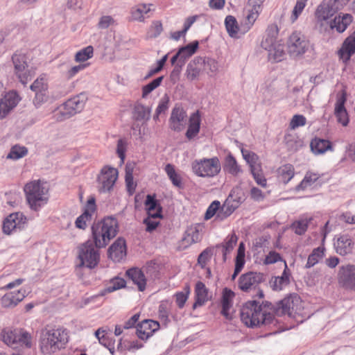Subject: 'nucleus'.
Segmentation results:
<instances>
[{"instance_id":"f257e3e1","label":"nucleus","mask_w":355,"mask_h":355,"mask_svg":"<svg viewBox=\"0 0 355 355\" xmlns=\"http://www.w3.org/2000/svg\"><path fill=\"white\" fill-rule=\"evenodd\" d=\"M299 302L300 297L297 295L285 297L277 303L276 307L268 301L261 304L256 300L248 301L241 309V319L248 327L269 324L273 321L275 314L291 315Z\"/></svg>"},{"instance_id":"f03ea898","label":"nucleus","mask_w":355,"mask_h":355,"mask_svg":"<svg viewBox=\"0 0 355 355\" xmlns=\"http://www.w3.org/2000/svg\"><path fill=\"white\" fill-rule=\"evenodd\" d=\"M118 231V223H93L92 232L94 245L91 241H87L79 247L80 263L77 267L85 266L91 269L96 267L99 261L100 255L95 247H105L111 239L116 236Z\"/></svg>"},{"instance_id":"7ed1b4c3","label":"nucleus","mask_w":355,"mask_h":355,"mask_svg":"<svg viewBox=\"0 0 355 355\" xmlns=\"http://www.w3.org/2000/svg\"><path fill=\"white\" fill-rule=\"evenodd\" d=\"M67 340V334L64 329L46 326L40 332V350L44 355H51L60 349Z\"/></svg>"},{"instance_id":"20e7f679","label":"nucleus","mask_w":355,"mask_h":355,"mask_svg":"<svg viewBox=\"0 0 355 355\" xmlns=\"http://www.w3.org/2000/svg\"><path fill=\"white\" fill-rule=\"evenodd\" d=\"M24 192L28 205L35 211L46 205L49 199V188L40 180L27 182L24 187Z\"/></svg>"},{"instance_id":"39448f33","label":"nucleus","mask_w":355,"mask_h":355,"mask_svg":"<svg viewBox=\"0 0 355 355\" xmlns=\"http://www.w3.org/2000/svg\"><path fill=\"white\" fill-rule=\"evenodd\" d=\"M191 169L198 177L211 178L220 173L221 164L218 157L197 159L192 162Z\"/></svg>"},{"instance_id":"423d86ee","label":"nucleus","mask_w":355,"mask_h":355,"mask_svg":"<svg viewBox=\"0 0 355 355\" xmlns=\"http://www.w3.org/2000/svg\"><path fill=\"white\" fill-rule=\"evenodd\" d=\"M86 101L87 97L83 94L67 100L55 111L54 115L56 119L63 121L80 112L85 107Z\"/></svg>"},{"instance_id":"0eeeda50","label":"nucleus","mask_w":355,"mask_h":355,"mask_svg":"<svg viewBox=\"0 0 355 355\" xmlns=\"http://www.w3.org/2000/svg\"><path fill=\"white\" fill-rule=\"evenodd\" d=\"M118 177L119 171L116 168L109 165L103 166L96 178L98 191L100 193L110 192Z\"/></svg>"},{"instance_id":"6e6552de","label":"nucleus","mask_w":355,"mask_h":355,"mask_svg":"<svg viewBox=\"0 0 355 355\" xmlns=\"http://www.w3.org/2000/svg\"><path fill=\"white\" fill-rule=\"evenodd\" d=\"M338 11L329 0L322 2L316 9L315 26L320 32L327 31L331 18Z\"/></svg>"},{"instance_id":"1a4fd4ad","label":"nucleus","mask_w":355,"mask_h":355,"mask_svg":"<svg viewBox=\"0 0 355 355\" xmlns=\"http://www.w3.org/2000/svg\"><path fill=\"white\" fill-rule=\"evenodd\" d=\"M309 46V42L300 31H293L288 37L286 47L291 56L297 57L304 54Z\"/></svg>"},{"instance_id":"9d476101","label":"nucleus","mask_w":355,"mask_h":355,"mask_svg":"<svg viewBox=\"0 0 355 355\" xmlns=\"http://www.w3.org/2000/svg\"><path fill=\"white\" fill-rule=\"evenodd\" d=\"M265 281V275L261 272H248L243 274L239 279V288L243 292L255 290Z\"/></svg>"},{"instance_id":"9b49d317","label":"nucleus","mask_w":355,"mask_h":355,"mask_svg":"<svg viewBox=\"0 0 355 355\" xmlns=\"http://www.w3.org/2000/svg\"><path fill=\"white\" fill-rule=\"evenodd\" d=\"M12 60L15 75L23 85H26L31 79V71L28 69L26 55L21 53H15L12 57Z\"/></svg>"},{"instance_id":"f8f14e48","label":"nucleus","mask_w":355,"mask_h":355,"mask_svg":"<svg viewBox=\"0 0 355 355\" xmlns=\"http://www.w3.org/2000/svg\"><path fill=\"white\" fill-rule=\"evenodd\" d=\"M20 101L21 98L17 92L10 91L6 93L0 101V120L6 117Z\"/></svg>"},{"instance_id":"ddd939ff","label":"nucleus","mask_w":355,"mask_h":355,"mask_svg":"<svg viewBox=\"0 0 355 355\" xmlns=\"http://www.w3.org/2000/svg\"><path fill=\"white\" fill-rule=\"evenodd\" d=\"M168 123L171 130L176 132L183 130L187 123L186 111L181 107L175 106L172 110Z\"/></svg>"},{"instance_id":"4468645a","label":"nucleus","mask_w":355,"mask_h":355,"mask_svg":"<svg viewBox=\"0 0 355 355\" xmlns=\"http://www.w3.org/2000/svg\"><path fill=\"white\" fill-rule=\"evenodd\" d=\"M346 101V92L345 90H343L337 94L334 107V115L338 123H340L343 126H347L349 123V116L345 107Z\"/></svg>"},{"instance_id":"2eb2a0df","label":"nucleus","mask_w":355,"mask_h":355,"mask_svg":"<svg viewBox=\"0 0 355 355\" xmlns=\"http://www.w3.org/2000/svg\"><path fill=\"white\" fill-rule=\"evenodd\" d=\"M338 281L346 288L355 291V266H342L338 272Z\"/></svg>"},{"instance_id":"dca6fc26","label":"nucleus","mask_w":355,"mask_h":355,"mask_svg":"<svg viewBox=\"0 0 355 355\" xmlns=\"http://www.w3.org/2000/svg\"><path fill=\"white\" fill-rule=\"evenodd\" d=\"M239 189H233L228 198L225 201L224 204L221 206L218 216L221 218H225L231 215L234 211L239 207L242 202L241 198H237L235 194L239 191Z\"/></svg>"},{"instance_id":"f3484780","label":"nucleus","mask_w":355,"mask_h":355,"mask_svg":"<svg viewBox=\"0 0 355 355\" xmlns=\"http://www.w3.org/2000/svg\"><path fill=\"white\" fill-rule=\"evenodd\" d=\"M108 257L114 262H119L126 257L127 249L123 238H118L108 248Z\"/></svg>"},{"instance_id":"a211bd4d","label":"nucleus","mask_w":355,"mask_h":355,"mask_svg":"<svg viewBox=\"0 0 355 355\" xmlns=\"http://www.w3.org/2000/svg\"><path fill=\"white\" fill-rule=\"evenodd\" d=\"M355 53V31L343 42L338 51V55L343 63L347 64Z\"/></svg>"},{"instance_id":"6ab92c4d","label":"nucleus","mask_w":355,"mask_h":355,"mask_svg":"<svg viewBox=\"0 0 355 355\" xmlns=\"http://www.w3.org/2000/svg\"><path fill=\"white\" fill-rule=\"evenodd\" d=\"M159 329V324L158 322L153 320H144L137 325L136 334L140 339L145 340Z\"/></svg>"},{"instance_id":"aec40b11","label":"nucleus","mask_w":355,"mask_h":355,"mask_svg":"<svg viewBox=\"0 0 355 355\" xmlns=\"http://www.w3.org/2000/svg\"><path fill=\"white\" fill-rule=\"evenodd\" d=\"M310 148L315 155H322L327 151H333L331 142L328 139L315 137L310 142Z\"/></svg>"},{"instance_id":"412c9836","label":"nucleus","mask_w":355,"mask_h":355,"mask_svg":"<svg viewBox=\"0 0 355 355\" xmlns=\"http://www.w3.org/2000/svg\"><path fill=\"white\" fill-rule=\"evenodd\" d=\"M152 3H139L130 9V17L133 21L144 22L147 15L152 10Z\"/></svg>"},{"instance_id":"4be33fe9","label":"nucleus","mask_w":355,"mask_h":355,"mask_svg":"<svg viewBox=\"0 0 355 355\" xmlns=\"http://www.w3.org/2000/svg\"><path fill=\"white\" fill-rule=\"evenodd\" d=\"M25 290L10 292L5 294L1 299V305L5 308H13L25 297Z\"/></svg>"},{"instance_id":"5701e85b","label":"nucleus","mask_w":355,"mask_h":355,"mask_svg":"<svg viewBox=\"0 0 355 355\" xmlns=\"http://www.w3.org/2000/svg\"><path fill=\"white\" fill-rule=\"evenodd\" d=\"M235 293L232 290L227 288H225L223 289L221 299V313L228 320L232 319L230 309L232 306V302Z\"/></svg>"},{"instance_id":"b1692460","label":"nucleus","mask_w":355,"mask_h":355,"mask_svg":"<svg viewBox=\"0 0 355 355\" xmlns=\"http://www.w3.org/2000/svg\"><path fill=\"white\" fill-rule=\"evenodd\" d=\"M352 21V16L349 14H344L343 16L338 15L330 21L328 29L333 30L335 28L338 33H343Z\"/></svg>"},{"instance_id":"393cba45","label":"nucleus","mask_w":355,"mask_h":355,"mask_svg":"<svg viewBox=\"0 0 355 355\" xmlns=\"http://www.w3.org/2000/svg\"><path fill=\"white\" fill-rule=\"evenodd\" d=\"M202 227L200 223H193L187 227L182 241L187 245H191L193 243L198 242L201 239L200 232Z\"/></svg>"},{"instance_id":"a878e982","label":"nucleus","mask_w":355,"mask_h":355,"mask_svg":"<svg viewBox=\"0 0 355 355\" xmlns=\"http://www.w3.org/2000/svg\"><path fill=\"white\" fill-rule=\"evenodd\" d=\"M284 265L285 268L282 275L279 277H274L270 281V286L274 291H281L290 283V274L286 262L284 263Z\"/></svg>"},{"instance_id":"bb28decb","label":"nucleus","mask_w":355,"mask_h":355,"mask_svg":"<svg viewBox=\"0 0 355 355\" xmlns=\"http://www.w3.org/2000/svg\"><path fill=\"white\" fill-rule=\"evenodd\" d=\"M295 175V168L291 164H286L279 166L277 170V178L279 182L286 184Z\"/></svg>"},{"instance_id":"cd10ccee","label":"nucleus","mask_w":355,"mask_h":355,"mask_svg":"<svg viewBox=\"0 0 355 355\" xmlns=\"http://www.w3.org/2000/svg\"><path fill=\"white\" fill-rule=\"evenodd\" d=\"M334 245L336 252L340 255L351 253L354 248V243L352 239L346 235H343L338 238Z\"/></svg>"},{"instance_id":"c85d7f7f","label":"nucleus","mask_w":355,"mask_h":355,"mask_svg":"<svg viewBox=\"0 0 355 355\" xmlns=\"http://www.w3.org/2000/svg\"><path fill=\"white\" fill-rule=\"evenodd\" d=\"M145 205L148 210L149 217L153 218H162V207L157 203L155 196L147 195Z\"/></svg>"},{"instance_id":"c756f323","label":"nucleus","mask_w":355,"mask_h":355,"mask_svg":"<svg viewBox=\"0 0 355 355\" xmlns=\"http://www.w3.org/2000/svg\"><path fill=\"white\" fill-rule=\"evenodd\" d=\"M96 210V200L94 197H89L85 207L84 212L77 218L76 222H87L93 219Z\"/></svg>"},{"instance_id":"7c9ffc66","label":"nucleus","mask_w":355,"mask_h":355,"mask_svg":"<svg viewBox=\"0 0 355 355\" xmlns=\"http://www.w3.org/2000/svg\"><path fill=\"white\" fill-rule=\"evenodd\" d=\"M200 116L199 112L193 113L189 118V128L186 132V137L189 139H191L195 137L200 131Z\"/></svg>"},{"instance_id":"2f4dec72","label":"nucleus","mask_w":355,"mask_h":355,"mask_svg":"<svg viewBox=\"0 0 355 355\" xmlns=\"http://www.w3.org/2000/svg\"><path fill=\"white\" fill-rule=\"evenodd\" d=\"M21 330L5 329L1 332L3 341L8 346L17 347L19 338Z\"/></svg>"},{"instance_id":"473e14b6","label":"nucleus","mask_w":355,"mask_h":355,"mask_svg":"<svg viewBox=\"0 0 355 355\" xmlns=\"http://www.w3.org/2000/svg\"><path fill=\"white\" fill-rule=\"evenodd\" d=\"M127 275L132 281L137 285L140 291H144L146 288V278L143 272L138 268H130L126 272Z\"/></svg>"},{"instance_id":"72a5a7b5","label":"nucleus","mask_w":355,"mask_h":355,"mask_svg":"<svg viewBox=\"0 0 355 355\" xmlns=\"http://www.w3.org/2000/svg\"><path fill=\"white\" fill-rule=\"evenodd\" d=\"M196 300L193 304V309L203 305L209 300L208 289L202 282H198L196 284Z\"/></svg>"},{"instance_id":"f704fd0d","label":"nucleus","mask_w":355,"mask_h":355,"mask_svg":"<svg viewBox=\"0 0 355 355\" xmlns=\"http://www.w3.org/2000/svg\"><path fill=\"white\" fill-rule=\"evenodd\" d=\"M223 169L233 176H237L242 172L241 166L231 153H229L225 158Z\"/></svg>"},{"instance_id":"c9c22d12","label":"nucleus","mask_w":355,"mask_h":355,"mask_svg":"<svg viewBox=\"0 0 355 355\" xmlns=\"http://www.w3.org/2000/svg\"><path fill=\"white\" fill-rule=\"evenodd\" d=\"M320 178V175L313 171H307L301 182L297 186L296 189L305 190L313 186Z\"/></svg>"},{"instance_id":"e433bc0d","label":"nucleus","mask_w":355,"mask_h":355,"mask_svg":"<svg viewBox=\"0 0 355 355\" xmlns=\"http://www.w3.org/2000/svg\"><path fill=\"white\" fill-rule=\"evenodd\" d=\"M261 11L259 8H251L246 15L245 22L241 25V28L244 32L248 31L254 25Z\"/></svg>"},{"instance_id":"4c0bfd02","label":"nucleus","mask_w":355,"mask_h":355,"mask_svg":"<svg viewBox=\"0 0 355 355\" xmlns=\"http://www.w3.org/2000/svg\"><path fill=\"white\" fill-rule=\"evenodd\" d=\"M150 114V109L141 105V104H137L135 105L133 112H132V116L133 119L135 121H146L149 119Z\"/></svg>"},{"instance_id":"58836bf2","label":"nucleus","mask_w":355,"mask_h":355,"mask_svg":"<svg viewBox=\"0 0 355 355\" xmlns=\"http://www.w3.org/2000/svg\"><path fill=\"white\" fill-rule=\"evenodd\" d=\"M243 157L246 162L250 166V170L253 171L254 168L256 169L258 166H261V162L259 160V156L254 152L248 150H241Z\"/></svg>"},{"instance_id":"ea45409f","label":"nucleus","mask_w":355,"mask_h":355,"mask_svg":"<svg viewBox=\"0 0 355 355\" xmlns=\"http://www.w3.org/2000/svg\"><path fill=\"white\" fill-rule=\"evenodd\" d=\"M199 43L194 41L178 50V55H180L181 60H187L192 56L198 49Z\"/></svg>"},{"instance_id":"a19ab883","label":"nucleus","mask_w":355,"mask_h":355,"mask_svg":"<svg viewBox=\"0 0 355 355\" xmlns=\"http://www.w3.org/2000/svg\"><path fill=\"white\" fill-rule=\"evenodd\" d=\"M165 171L174 186L178 188L182 187V178L176 173L175 168L172 164H166L165 166Z\"/></svg>"},{"instance_id":"79ce46f5","label":"nucleus","mask_w":355,"mask_h":355,"mask_svg":"<svg viewBox=\"0 0 355 355\" xmlns=\"http://www.w3.org/2000/svg\"><path fill=\"white\" fill-rule=\"evenodd\" d=\"M324 250L322 247L314 249L308 257L306 268H309L315 265L324 256Z\"/></svg>"},{"instance_id":"37998d69","label":"nucleus","mask_w":355,"mask_h":355,"mask_svg":"<svg viewBox=\"0 0 355 355\" xmlns=\"http://www.w3.org/2000/svg\"><path fill=\"white\" fill-rule=\"evenodd\" d=\"M94 55V48L92 46H87V47L80 50L75 55V61L77 62H83L92 58Z\"/></svg>"},{"instance_id":"c03bdc74","label":"nucleus","mask_w":355,"mask_h":355,"mask_svg":"<svg viewBox=\"0 0 355 355\" xmlns=\"http://www.w3.org/2000/svg\"><path fill=\"white\" fill-rule=\"evenodd\" d=\"M255 182L262 188H266L268 186L267 179L264 175V173L261 166H258L257 168L250 171Z\"/></svg>"},{"instance_id":"a18cd8bd","label":"nucleus","mask_w":355,"mask_h":355,"mask_svg":"<svg viewBox=\"0 0 355 355\" xmlns=\"http://www.w3.org/2000/svg\"><path fill=\"white\" fill-rule=\"evenodd\" d=\"M225 27L231 37H235L239 31L236 19L232 15H228L225 19Z\"/></svg>"},{"instance_id":"49530a36","label":"nucleus","mask_w":355,"mask_h":355,"mask_svg":"<svg viewBox=\"0 0 355 355\" xmlns=\"http://www.w3.org/2000/svg\"><path fill=\"white\" fill-rule=\"evenodd\" d=\"M237 239L238 238L236 234H232L230 237H228L227 241L224 244L217 245V247L221 246L223 248L222 252L224 261L226 260L227 254L233 250L237 242Z\"/></svg>"},{"instance_id":"de8ad7c7","label":"nucleus","mask_w":355,"mask_h":355,"mask_svg":"<svg viewBox=\"0 0 355 355\" xmlns=\"http://www.w3.org/2000/svg\"><path fill=\"white\" fill-rule=\"evenodd\" d=\"M28 150L26 147L16 145L12 147L7 157L12 159H18L26 156Z\"/></svg>"},{"instance_id":"09e8293b","label":"nucleus","mask_w":355,"mask_h":355,"mask_svg":"<svg viewBox=\"0 0 355 355\" xmlns=\"http://www.w3.org/2000/svg\"><path fill=\"white\" fill-rule=\"evenodd\" d=\"M307 1L308 0H297L290 17L292 23H294L302 14L306 5Z\"/></svg>"},{"instance_id":"8fccbe9b","label":"nucleus","mask_w":355,"mask_h":355,"mask_svg":"<svg viewBox=\"0 0 355 355\" xmlns=\"http://www.w3.org/2000/svg\"><path fill=\"white\" fill-rule=\"evenodd\" d=\"M164 79L163 76L158 77L151 81L150 83L142 87V97L146 98L151 92L157 88Z\"/></svg>"},{"instance_id":"3c124183","label":"nucleus","mask_w":355,"mask_h":355,"mask_svg":"<svg viewBox=\"0 0 355 355\" xmlns=\"http://www.w3.org/2000/svg\"><path fill=\"white\" fill-rule=\"evenodd\" d=\"M25 223H3V231L6 234L21 231L24 228Z\"/></svg>"},{"instance_id":"603ef678","label":"nucleus","mask_w":355,"mask_h":355,"mask_svg":"<svg viewBox=\"0 0 355 355\" xmlns=\"http://www.w3.org/2000/svg\"><path fill=\"white\" fill-rule=\"evenodd\" d=\"M306 123V119L302 114H295L291 119L289 127L291 130H295L298 127L304 126Z\"/></svg>"},{"instance_id":"864d4df0","label":"nucleus","mask_w":355,"mask_h":355,"mask_svg":"<svg viewBox=\"0 0 355 355\" xmlns=\"http://www.w3.org/2000/svg\"><path fill=\"white\" fill-rule=\"evenodd\" d=\"M221 208L220 203L218 200H215L211 203V205L208 207L205 214V219L209 220L211 219L218 211H220Z\"/></svg>"},{"instance_id":"5fc2aeb1","label":"nucleus","mask_w":355,"mask_h":355,"mask_svg":"<svg viewBox=\"0 0 355 355\" xmlns=\"http://www.w3.org/2000/svg\"><path fill=\"white\" fill-rule=\"evenodd\" d=\"M127 142L124 139H119L117 142L116 153L121 159V164H123L125 158Z\"/></svg>"},{"instance_id":"6e6d98bb","label":"nucleus","mask_w":355,"mask_h":355,"mask_svg":"<svg viewBox=\"0 0 355 355\" xmlns=\"http://www.w3.org/2000/svg\"><path fill=\"white\" fill-rule=\"evenodd\" d=\"M47 88L46 80L43 78L36 79L31 85V89L33 92L46 91Z\"/></svg>"},{"instance_id":"4d7b16f0","label":"nucleus","mask_w":355,"mask_h":355,"mask_svg":"<svg viewBox=\"0 0 355 355\" xmlns=\"http://www.w3.org/2000/svg\"><path fill=\"white\" fill-rule=\"evenodd\" d=\"M250 198L257 202L263 201L266 197L263 192L256 187H252L250 191Z\"/></svg>"},{"instance_id":"13d9d810","label":"nucleus","mask_w":355,"mask_h":355,"mask_svg":"<svg viewBox=\"0 0 355 355\" xmlns=\"http://www.w3.org/2000/svg\"><path fill=\"white\" fill-rule=\"evenodd\" d=\"M168 101L169 100L168 97L163 98L160 101L155 110V115L154 116L155 119H157L160 114L165 112L167 110Z\"/></svg>"},{"instance_id":"bf43d9fd","label":"nucleus","mask_w":355,"mask_h":355,"mask_svg":"<svg viewBox=\"0 0 355 355\" xmlns=\"http://www.w3.org/2000/svg\"><path fill=\"white\" fill-rule=\"evenodd\" d=\"M162 30H163V28H162V23L159 21H155L153 23V24L150 28V31L148 33L149 36L150 37H156L159 35H160Z\"/></svg>"},{"instance_id":"052dcab7","label":"nucleus","mask_w":355,"mask_h":355,"mask_svg":"<svg viewBox=\"0 0 355 355\" xmlns=\"http://www.w3.org/2000/svg\"><path fill=\"white\" fill-rule=\"evenodd\" d=\"M211 250L209 248H207L202 251L198 258V264H200L202 267H204L207 261L211 258Z\"/></svg>"},{"instance_id":"680f3d73","label":"nucleus","mask_w":355,"mask_h":355,"mask_svg":"<svg viewBox=\"0 0 355 355\" xmlns=\"http://www.w3.org/2000/svg\"><path fill=\"white\" fill-rule=\"evenodd\" d=\"M89 66V64H80L78 65L72 67L70 69H69L67 72V78L70 79L74 77L78 72L85 69L87 67Z\"/></svg>"},{"instance_id":"e2e57ef3","label":"nucleus","mask_w":355,"mask_h":355,"mask_svg":"<svg viewBox=\"0 0 355 355\" xmlns=\"http://www.w3.org/2000/svg\"><path fill=\"white\" fill-rule=\"evenodd\" d=\"M114 19L109 15L103 16L101 17L98 26L100 28L105 29L107 28L110 26L114 24Z\"/></svg>"},{"instance_id":"0e129e2a","label":"nucleus","mask_w":355,"mask_h":355,"mask_svg":"<svg viewBox=\"0 0 355 355\" xmlns=\"http://www.w3.org/2000/svg\"><path fill=\"white\" fill-rule=\"evenodd\" d=\"M26 217L22 213L15 212L10 214L8 217L5 218L3 222H24Z\"/></svg>"},{"instance_id":"69168bd1","label":"nucleus","mask_w":355,"mask_h":355,"mask_svg":"<svg viewBox=\"0 0 355 355\" xmlns=\"http://www.w3.org/2000/svg\"><path fill=\"white\" fill-rule=\"evenodd\" d=\"M307 223H291L290 228L298 235L303 234L307 230Z\"/></svg>"},{"instance_id":"338daca9","label":"nucleus","mask_w":355,"mask_h":355,"mask_svg":"<svg viewBox=\"0 0 355 355\" xmlns=\"http://www.w3.org/2000/svg\"><path fill=\"white\" fill-rule=\"evenodd\" d=\"M19 338L18 345H25L27 347H31V337L28 333L21 331Z\"/></svg>"},{"instance_id":"774afa93","label":"nucleus","mask_w":355,"mask_h":355,"mask_svg":"<svg viewBox=\"0 0 355 355\" xmlns=\"http://www.w3.org/2000/svg\"><path fill=\"white\" fill-rule=\"evenodd\" d=\"M279 260H281V257L279 254L275 251H271L266 256L264 262L266 264H272L276 263Z\"/></svg>"}]
</instances>
